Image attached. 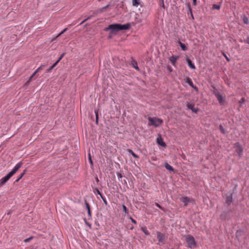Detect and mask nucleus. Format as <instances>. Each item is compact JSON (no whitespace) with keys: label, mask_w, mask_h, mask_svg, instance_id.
Here are the masks:
<instances>
[{"label":"nucleus","mask_w":249,"mask_h":249,"mask_svg":"<svg viewBox=\"0 0 249 249\" xmlns=\"http://www.w3.org/2000/svg\"><path fill=\"white\" fill-rule=\"evenodd\" d=\"M162 1V6L164 8V4L163 2V0H161Z\"/></svg>","instance_id":"49"},{"label":"nucleus","mask_w":249,"mask_h":249,"mask_svg":"<svg viewBox=\"0 0 249 249\" xmlns=\"http://www.w3.org/2000/svg\"><path fill=\"white\" fill-rule=\"evenodd\" d=\"M179 56H175V55H172L170 57H169V59L170 62L172 63V64L174 66H176V62L178 59Z\"/></svg>","instance_id":"7"},{"label":"nucleus","mask_w":249,"mask_h":249,"mask_svg":"<svg viewBox=\"0 0 249 249\" xmlns=\"http://www.w3.org/2000/svg\"><path fill=\"white\" fill-rule=\"evenodd\" d=\"M157 142L159 145H161L163 147H165L166 144L165 143L162 141V139L161 138H157Z\"/></svg>","instance_id":"14"},{"label":"nucleus","mask_w":249,"mask_h":249,"mask_svg":"<svg viewBox=\"0 0 249 249\" xmlns=\"http://www.w3.org/2000/svg\"><path fill=\"white\" fill-rule=\"evenodd\" d=\"M155 205L156 206H157L158 208H159L160 209L162 210H163V208L160 205H159L158 203H155Z\"/></svg>","instance_id":"33"},{"label":"nucleus","mask_w":249,"mask_h":249,"mask_svg":"<svg viewBox=\"0 0 249 249\" xmlns=\"http://www.w3.org/2000/svg\"><path fill=\"white\" fill-rule=\"evenodd\" d=\"M44 66H45V65H43V64L41 65V66H40L39 67H38V68L36 70V72H38L40 70H41L42 69V68L43 67H44Z\"/></svg>","instance_id":"25"},{"label":"nucleus","mask_w":249,"mask_h":249,"mask_svg":"<svg viewBox=\"0 0 249 249\" xmlns=\"http://www.w3.org/2000/svg\"><path fill=\"white\" fill-rule=\"evenodd\" d=\"M130 219L134 224H136L137 223V222L135 219H133L132 218H130Z\"/></svg>","instance_id":"39"},{"label":"nucleus","mask_w":249,"mask_h":249,"mask_svg":"<svg viewBox=\"0 0 249 249\" xmlns=\"http://www.w3.org/2000/svg\"><path fill=\"white\" fill-rule=\"evenodd\" d=\"M89 160L91 165H93L92 160L90 154H89Z\"/></svg>","instance_id":"31"},{"label":"nucleus","mask_w":249,"mask_h":249,"mask_svg":"<svg viewBox=\"0 0 249 249\" xmlns=\"http://www.w3.org/2000/svg\"><path fill=\"white\" fill-rule=\"evenodd\" d=\"M148 120L149 122L148 125L149 126L153 125L155 127H158L163 123V120L162 119L156 117L152 118L149 117Z\"/></svg>","instance_id":"2"},{"label":"nucleus","mask_w":249,"mask_h":249,"mask_svg":"<svg viewBox=\"0 0 249 249\" xmlns=\"http://www.w3.org/2000/svg\"><path fill=\"white\" fill-rule=\"evenodd\" d=\"M109 6V4L107 5L102 8L103 10L107 8Z\"/></svg>","instance_id":"44"},{"label":"nucleus","mask_w":249,"mask_h":249,"mask_svg":"<svg viewBox=\"0 0 249 249\" xmlns=\"http://www.w3.org/2000/svg\"><path fill=\"white\" fill-rule=\"evenodd\" d=\"M119 26V24H111L108 27L105 28V31H107L108 30H111L113 31H120Z\"/></svg>","instance_id":"5"},{"label":"nucleus","mask_w":249,"mask_h":249,"mask_svg":"<svg viewBox=\"0 0 249 249\" xmlns=\"http://www.w3.org/2000/svg\"><path fill=\"white\" fill-rule=\"evenodd\" d=\"M123 209L124 212L125 213L127 214L128 213V209H127L125 205H123Z\"/></svg>","instance_id":"24"},{"label":"nucleus","mask_w":249,"mask_h":249,"mask_svg":"<svg viewBox=\"0 0 249 249\" xmlns=\"http://www.w3.org/2000/svg\"><path fill=\"white\" fill-rule=\"evenodd\" d=\"M186 83H188L191 87L194 88V84L191 79L188 77L185 79Z\"/></svg>","instance_id":"13"},{"label":"nucleus","mask_w":249,"mask_h":249,"mask_svg":"<svg viewBox=\"0 0 249 249\" xmlns=\"http://www.w3.org/2000/svg\"><path fill=\"white\" fill-rule=\"evenodd\" d=\"M96 192H97V193L101 197L102 196H103L102 195V194L101 193V192H100V191L98 190V189H96Z\"/></svg>","instance_id":"37"},{"label":"nucleus","mask_w":249,"mask_h":249,"mask_svg":"<svg viewBox=\"0 0 249 249\" xmlns=\"http://www.w3.org/2000/svg\"><path fill=\"white\" fill-rule=\"evenodd\" d=\"M61 35H62V34H61V32H60L57 36H56V38L59 37Z\"/></svg>","instance_id":"47"},{"label":"nucleus","mask_w":249,"mask_h":249,"mask_svg":"<svg viewBox=\"0 0 249 249\" xmlns=\"http://www.w3.org/2000/svg\"><path fill=\"white\" fill-rule=\"evenodd\" d=\"M37 72H36V71H35L33 73V74L31 76V77L29 78V81H32L33 79V77L36 75V74L37 73Z\"/></svg>","instance_id":"26"},{"label":"nucleus","mask_w":249,"mask_h":249,"mask_svg":"<svg viewBox=\"0 0 249 249\" xmlns=\"http://www.w3.org/2000/svg\"><path fill=\"white\" fill-rule=\"evenodd\" d=\"M101 197V198H102V199H103V200L104 203H105V204L106 205H107V200H106V198H105V197H104L103 196H102Z\"/></svg>","instance_id":"29"},{"label":"nucleus","mask_w":249,"mask_h":249,"mask_svg":"<svg viewBox=\"0 0 249 249\" xmlns=\"http://www.w3.org/2000/svg\"><path fill=\"white\" fill-rule=\"evenodd\" d=\"M244 22L246 24H248V19L247 18H244Z\"/></svg>","instance_id":"36"},{"label":"nucleus","mask_w":249,"mask_h":249,"mask_svg":"<svg viewBox=\"0 0 249 249\" xmlns=\"http://www.w3.org/2000/svg\"><path fill=\"white\" fill-rule=\"evenodd\" d=\"M86 208H87V209L88 210V214L89 216L91 215V212H90V208H89V204L88 203H86Z\"/></svg>","instance_id":"22"},{"label":"nucleus","mask_w":249,"mask_h":249,"mask_svg":"<svg viewBox=\"0 0 249 249\" xmlns=\"http://www.w3.org/2000/svg\"><path fill=\"white\" fill-rule=\"evenodd\" d=\"M67 30V28H65L63 31H62L61 32V34H64L66 31Z\"/></svg>","instance_id":"43"},{"label":"nucleus","mask_w":249,"mask_h":249,"mask_svg":"<svg viewBox=\"0 0 249 249\" xmlns=\"http://www.w3.org/2000/svg\"><path fill=\"white\" fill-rule=\"evenodd\" d=\"M130 25L129 23L124 25L120 24V30L128 29L130 28Z\"/></svg>","instance_id":"12"},{"label":"nucleus","mask_w":249,"mask_h":249,"mask_svg":"<svg viewBox=\"0 0 249 249\" xmlns=\"http://www.w3.org/2000/svg\"><path fill=\"white\" fill-rule=\"evenodd\" d=\"M24 174H25V172H23V173H22L21 174V175L19 177V178L16 180V182H18L22 178V177L23 176Z\"/></svg>","instance_id":"30"},{"label":"nucleus","mask_w":249,"mask_h":249,"mask_svg":"<svg viewBox=\"0 0 249 249\" xmlns=\"http://www.w3.org/2000/svg\"><path fill=\"white\" fill-rule=\"evenodd\" d=\"M128 151L129 152V153L130 154H131L133 157H134L135 158H138V155H137L135 153H134L132 150H130V149H129L128 150Z\"/></svg>","instance_id":"21"},{"label":"nucleus","mask_w":249,"mask_h":249,"mask_svg":"<svg viewBox=\"0 0 249 249\" xmlns=\"http://www.w3.org/2000/svg\"><path fill=\"white\" fill-rule=\"evenodd\" d=\"M140 4V0H132V5L134 6L138 7Z\"/></svg>","instance_id":"17"},{"label":"nucleus","mask_w":249,"mask_h":249,"mask_svg":"<svg viewBox=\"0 0 249 249\" xmlns=\"http://www.w3.org/2000/svg\"><path fill=\"white\" fill-rule=\"evenodd\" d=\"M196 90L197 91L198 90V89L196 87V86H195L194 85V88H193Z\"/></svg>","instance_id":"48"},{"label":"nucleus","mask_w":249,"mask_h":249,"mask_svg":"<svg viewBox=\"0 0 249 249\" xmlns=\"http://www.w3.org/2000/svg\"><path fill=\"white\" fill-rule=\"evenodd\" d=\"M219 127H220V130H221V132H222L223 133H225V132H224V128H223V126H222L221 125H220Z\"/></svg>","instance_id":"35"},{"label":"nucleus","mask_w":249,"mask_h":249,"mask_svg":"<svg viewBox=\"0 0 249 249\" xmlns=\"http://www.w3.org/2000/svg\"><path fill=\"white\" fill-rule=\"evenodd\" d=\"M59 62V60H58L56 62H55L52 66L54 68Z\"/></svg>","instance_id":"34"},{"label":"nucleus","mask_w":249,"mask_h":249,"mask_svg":"<svg viewBox=\"0 0 249 249\" xmlns=\"http://www.w3.org/2000/svg\"><path fill=\"white\" fill-rule=\"evenodd\" d=\"M167 69L170 72H171L172 71V69L170 66H168L167 67Z\"/></svg>","instance_id":"41"},{"label":"nucleus","mask_w":249,"mask_h":249,"mask_svg":"<svg viewBox=\"0 0 249 249\" xmlns=\"http://www.w3.org/2000/svg\"><path fill=\"white\" fill-rule=\"evenodd\" d=\"M185 240L189 248H193L196 246V242L192 235H186L185 237Z\"/></svg>","instance_id":"3"},{"label":"nucleus","mask_w":249,"mask_h":249,"mask_svg":"<svg viewBox=\"0 0 249 249\" xmlns=\"http://www.w3.org/2000/svg\"><path fill=\"white\" fill-rule=\"evenodd\" d=\"M232 196H228L227 197H226V203L228 205H230L231 203L232 202Z\"/></svg>","instance_id":"16"},{"label":"nucleus","mask_w":249,"mask_h":249,"mask_svg":"<svg viewBox=\"0 0 249 249\" xmlns=\"http://www.w3.org/2000/svg\"><path fill=\"white\" fill-rule=\"evenodd\" d=\"M236 236H237L239 235V232L237 231L236 233Z\"/></svg>","instance_id":"51"},{"label":"nucleus","mask_w":249,"mask_h":249,"mask_svg":"<svg viewBox=\"0 0 249 249\" xmlns=\"http://www.w3.org/2000/svg\"><path fill=\"white\" fill-rule=\"evenodd\" d=\"M221 7L220 5L213 4V9H217L219 10Z\"/></svg>","instance_id":"23"},{"label":"nucleus","mask_w":249,"mask_h":249,"mask_svg":"<svg viewBox=\"0 0 249 249\" xmlns=\"http://www.w3.org/2000/svg\"><path fill=\"white\" fill-rule=\"evenodd\" d=\"M22 164V162H19L15 165L14 168L10 172H9L6 176L1 178L0 179V186H1L4 185L10 179V178L17 172V171L21 167Z\"/></svg>","instance_id":"1"},{"label":"nucleus","mask_w":249,"mask_h":249,"mask_svg":"<svg viewBox=\"0 0 249 249\" xmlns=\"http://www.w3.org/2000/svg\"><path fill=\"white\" fill-rule=\"evenodd\" d=\"M192 17L193 18V14L191 13Z\"/></svg>","instance_id":"54"},{"label":"nucleus","mask_w":249,"mask_h":249,"mask_svg":"<svg viewBox=\"0 0 249 249\" xmlns=\"http://www.w3.org/2000/svg\"><path fill=\"white\" fill-rule=\"evenodd\" d=\"M187 107L191 109L193 112L196 113L198 109L194 107V105L188 103L187 105Z\"/></svg>","instance_id":"11"},{"label":"nucleus","mask_w":249,"mask_h":249,"mask_svg":"<svg viewBox=\"0 0 249 249\" xmlns=\"http://www.w3.org/2000/svg\"><path fill=\"white\" fill-rule=\"evenodd\" d=\"M117 176L119 178H122L123 177V176L122 175V174L121 173H118L117 174Z\"/></svg>","instance_id":"42"},{"label":"nucleus","mask_w":249,"mask_h":249,"mask_svg":"<svg viewBox=\"0 0 249 249\" xmlns=\"http://www.w3.org/2000/svg\"><path fill=\"white\" fill-rule=\"evenodd\" d=\"M65 55V53H63L61 54V56L59 57V58L58 59V60H59V61H60V60L63 58V57L64 56V55Z\"/></svg>","instance_id":"40"},{"label":"nucleus","mask_w":249,"mask_h":249,"mask_svg":"<svg viewBox=\"0 0 249 249\" xmlns=\"http://www.w3.org/2000/svg\"><path fill=\"white\" fill-rule=\"evenodd\" d=\"M165 167L168 170L173 171H174V168L172 166H171L170 165H169L168 163H166L165 164Z\"/></svg>","instance_id":"19"},{"label":"nucleus","mask_w":249,"mask_h":249,"mask_svg":"<svg viewBox=\"0 0 249 249\" xmlns=\"http://www.w3.org/2000/svg\"><path fill=\"white\" fill-rule=\"evenodd\" d=\"M28 240H29V239H25V242H27V241H28Z\"/></svg>","instance_id":"52"},{"label":"nucleus","mask_w":249,"mask_h":249,"mask_svg":"<svg viewBox=\"0 0 249 249\" xmlns=\"http://www.w3.org/2000/svg\"><path fill=\"white\" fill-rule=\"evenodd\" d=\"M31 81H29V79L25 83L24 86H28Z\"/></svg>","instance_id":"38"},{"label":"nucleus","mask_w":249,"mask_h":249,"mask_svg":"<svg viewBox=\"0 0 249 249\" xmlns=\"http://www.w3.org/2000/svg\"><path fill=\"white\" fill-rule=\"evenodd\" d=\"M193 4L194 5L196 4V0H193Z\"/></svg>","instance_id":"45"},{"label":"nucleus","mask_w":249,"mask_h":249,"mask_svg":"<svg viewBox=\"0 0 249 249\" xmlns=\"http://www.w3.org/2000/svg\"><path fill=\"white\" fill-rule=\"evenodd\" d=\"M131 59L132 60L131 61V65L134 69H135L136 70L139 71L140 69H139V67L138 66L137 61L132 58H131Z\"/></svg>","instance_id":"10"},{"label":"nucleus","mask_w":249,"mask_h":249,"mask_svg":"<svg viewBox=\"0 0 249 249\" xmlns=\"http://www.w3.org/2000/svg\"><path fill=\"white\" fill-rule=\"evenodd\" d=\"M181 201L184 203V206H186L188 203L191 201V199L187 196H183L180 198Z\"/></svg>","instance_id":"9"},{"label":"nucleus","mask_w":249,"mask_h":249,"mask_svg":"<svg viewBox=\"0 0 249 249\" xmlns=\"http://www.w3.org/2000/svg\"><path fill=\"white\" fill-rule=\"evenodd\" d=\"M87 20V19H85L84 21H83L80 24H82V23H83L85 21H86Z\"/></svg>","instance_id":"50"},{"label":"nucleus","mask_w":249,"mask_h":249,"mask_svg":"<svg viewBox=\"0 0 249 249\" xmlns=\"http://www.w3.org/2000/svg\"><path fill=\"white\" fill-rule=\"evenodd\" d=\"M95 114H96V123H97V122H98V113H97V111L95 110Z\"/></svg>","instance_id":"32"},{"label":"nucleus","mask_w":249,"mask_h":249,"mask_svg":"<svg viewBox=\"0 0 249 249\" xmlns=\"http://www.w3.org/2000/svg\"><path fill=\"white\" fill-rule=\"evenodd\" d=\"M142 231L144 233V234L146 235H148L150 234L149 232L147 230L146 227H143L141 228Z\"/></svg>","instance_id":"18"},{"label":"nucleus","mask_w":249,"mask_h":249,"mask_svg":"<svg viewBox=\"0 0 249 249\" xmlns=\"http://www.w3.org/2000/svg\"><path fill=\"white\" fill-rule=\"evenodd\" d=\"M226 59H227L228 61H229V59H228V57H226Z\"/></svg>","instance_id":"53"},{"label":"nucleus","mask_w":249,"mask_h":249,"mask_svg":"<svg viewBox=\"0 0 249 249\" xmlns=\"http://www.w3.org/2000/svg\"><path fill=\"white\" fill-rule=\"evenodd\" d=\"M246 42H247L248 44H249V37H248V38H247Z\"/></svg>","instance_id":"46"},{"label":"nucleus","mask_w":249,"mask_h":249,"mask_svg":"<svg viewBox=\"0 0 249 249\" xmlns=\"http://www.w3.org/2000/svg\"><path fill=\"white\" fill-rule=\"evenodd\" d=\"M245 102V98H242L239 101V103L240 105V106L242 105L243 103H244Z\"/></svg>","instance_id":"28"},{"label":"nucleus","mask_w":249,"mask_h":249,"mask_svg":"<svg viewBox=\"0 0 249 249\" xmlns=\"http://www.w3.org/2000/svg\"><path fill=\"white\" fill-rule=\"evenodd\" d=\"M178 43H179L180 47L181 48V49L183 51H185L187 50V48L184 44L181 43L180 41H179Z\"/></svg>","instance_id":"20"},{"label":"nucleus","mask_w":249,"mask_h":249,"mask_svg":"<svg viewBox=\"0 0 249 249\" xmlns=\"http://www.w3.org/2000/svg\"><path fill=\"white\" fill-rule=\"evenodd\" d=\"M215 95L219 103L221 105H223L225 103V100L222 95L219 93H216Z\"/></svg>","instance_id":"8"},{"label":"nucleus","mask_w":249,"mask_h":249,"mask_svg":"<svg viewBox=\"0 0 249 249\" xmlns=\"http://www.w3.org/2000/svg\"><path fill=\"white\" fill-rule=\"evenodd\" d=\"M234 148L235 149V152L238 154L239 157H241L243 155V148L239 142H236L234 144Z\"/></svg>","instance_id":"4"},{"label":"nucleus","mask_w":249,"mask_h":249,"mask_svg":"<svg viewBox=\"0 0 249 249\" xmlns=\"http://www.w3.org/2000/svg\"><path fill=\"white\" fill-rule=\"evenodd\" d=\"M187 62L189 66L192 69H195L196 67L194 64L192 63L191 60L189 59H187Z\"/></svg>","instance_id":"15"},{"label":"nucleus","mask_w":249,"mask_h":249,"mask_svg":"<svg viewBox=\"0 0 249 249\" xmlns=\"http://www.w3.org/2000/svg\"><path fill=\"white\" fill-rule=\"evenodd\" d=\"M157 234L159 242L162 244H164L165 242V239L164 234L160 231H157Z\"/></svg>","instance_id":"6"},{"label":"nucleus","mask_w":249,"mask_h":249,"mask_svg":"<svg viewBox=\"0 0 249 249\" xmlns=\"http://www.w3.org/2000/svg\"><path fill=\"white\" fill-rule=\"evenodd\" d=\"M53 68L52 66H51L49 68L47 69L46 72L47 73H50L51 72Z\"/></svg>","instance_id":"27"}]
</instances>
